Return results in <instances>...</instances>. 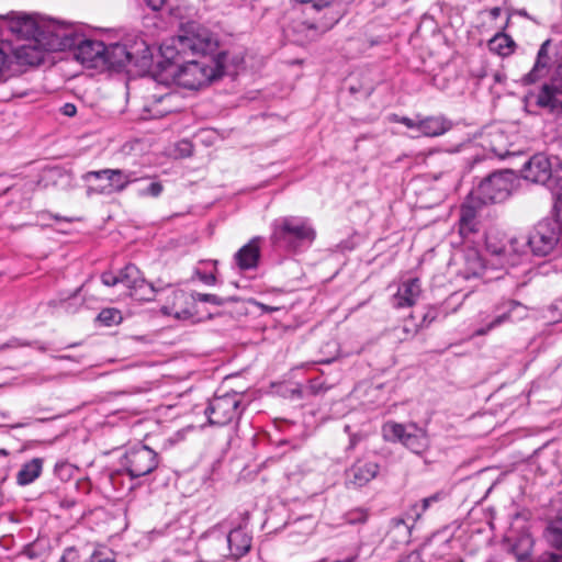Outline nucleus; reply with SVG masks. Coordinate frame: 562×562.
Listing matches in <instances>:
<instances>
[{
	"mask_svg": "<svg viewBox=\"0 0 562 562\" xmlns=\"http://www.w3.org/2000/svg\"><path fill=\"white\" fill-rule=\"evenodd\" d=\"M217 38L210 30L190 24L182 34L162 43L160 53L167 61L178 67L175 72L177 83L194 90L224 75L236 72L240 58L233 57L229 64L226 52L215 57L209 56L217 49Z\"/></svg>",
	"mask_w": 562,
	"mask_h": 562,
	"instance_id": "f257e3e1",
	"label": "nucleus"
},
{
	"mask_svg": "<svg viewBox=\"0 0 562 562\" xmlns=\"http://www.w3.org/2000/svg\"><path fill=\"white\" fill-rule=\"evenodd\" d=\"M9 29L13 33L33 37L34 45H23L16 49V58L26 64H37L42 59L35 47L38 45L49 52L74 50L76 60L88 68L104 67V43L85 37L74 24L53 19L37 23L31 19H23L10 23Z\"/></svg>",
	"mask_w": 562,
	"mask_h": 562,
	"instance_id": "f03ea898",
	"label": "nucleus"
},
{
	"mask_svg": "<svg viewBox=\"0 0 562 562\" xmlns=\"http://www.w3.org/2000/svg\"><path fill=\"white\" fill-rule=\"evenodd\" d=\"M317 238L313 221L299 215H285L271 224L270 243L276 250L285 255L307 251Z\"/></svg>",
	"mask_w": 562,
	"mask_h": 562,
	"instance_id": "7ed1b4c3",
	"label": "nucleus"
},
{
	"mask_svg": "<svg viewBox=\"0 0 562 562\" xmlns=\"http://www.w3.org/2000/svg\"><path fill=\"white\" fill-rule=\"evenodd\" d=\"M512 170L488 175L469 193L461 211H477L481 207L505 201L514 188Z\"/></svg>",
	"mask_w": 562,
	"mask_h": 562,
	"instance_id": "20e7f679",
	"label": "nucleus"
},
{
	"mask_svg": "<svg viewBox=\"0 0 562 562\" xmlns=\"http://www.w3.org/2000/svg\"><path fill=\"white\" fill-rule=\"evenodd\" d=\"M104 67L121 69L127 65L146 67L151 61L149 45L142 38H125L105 46Z\"/></svg>",
	"mask_w": 562,
	"mask_h": 562,
	"instance_id": "39448f33",
	"label": "nucleus"
},
{
	"mask_svg": "<svg viewBox=\"0 0 562 562\" xmlns=\"http://www.w3.org/2000/svg\"><path fill=\"white\" fill-rule=\"evenodd\" d=\"M127 169L104 168L87 171L81 176L87 196L111 195L123 192L132 181Z\"/></svg>",
	"mask_w": 562,
	"mask_h": 562,
	"instance_id": "423d86ee",
	"label": "nucleus"
},
{
	"mask_svg": "<svg viewBox=\"0 0 562 562\" xmlns=\"http://www.w3.org/2000/svg\"><path fill=\"white\" fill-rule=\"evenodd\" d=\"M480 316L481 325L474 330V336H485L506 323L525 319L527 306L516 300H506L493 306L490 313H481Z\"/></svg>",
	"mask_w": 562,
	"mask_h": 562,
	"instance_id": "0eeeda50",
	"label": "nucleus"
},
{
	"mask_svg": "<svg viewBox=\"0 0 562 562\" xmlns=\"http://www.w3.org/2000/svg\"><path fill=\"white\" fill-rule=\"evenodd\" d=\"M384 438L391 441H400L413 453L423 456L430 448V439L425 428L418 427L417 424L408 425L395 422L386 423L383 426Z\"/></svg>",
	"mask_w": 562,
	"mask_h": 562,
	"instance_id": "6e6552de",
	"label": "nucleus"
},
{
	"mask_svg": "<svg viewBox=\"0 0 562 562\" xmlns=\"http://www.w3.org/2000/svg\"><path fill=\"white\" fill-rule=\"evenodd\" d=\"M245 408L243 395L238 392H229L215 395L210 400L204 413L211 425L225 426L239 418Z\"/></svg>",
	"mask_w": 562,
	"mask_h": 562,
	"instance_id": "1a4fd4ad",
	"label": "nucleus"
},
{
	"mask_svg": "<svg viewBox=\"0 0 562 562\" xmlns=\"http://www.w3.org/2000/svg\"><path fill=\"white\" fill-rule=\"evenodd\" d=\"M526 245V241H520L514 236L508 237L497 229H490L485 233L486 250L491 255L506 258L510 266H516L522 261Z\"/></svg>",
	"mask_w": 562,
	"mask_h": 562,
	"instance_id": "9d476101",
	"label": "nucleus"
},
{
	"mask_svg": "<svg viewBox=\"0 0 562 562\" xmlns=\"http://www.w3.org/2000/svg\"><path fill=\"white\" fill-rule=\"evenodd\" d=\"M158 464V453L147 446L132 447L122 458V465L131 479L150 474Z\"/></svg>",
	"mask_w": 562,
	"mask_h": 562,
	"instance_id": "9b49d317",
	"label": "nucleus"
},
{
	"mask_svg": "<svg viewBox=\"0 0 562 562\" xmlns=\"http://www.w3.org/2000/svg\"><path fill=\"white\" fill-rule=\"evenodd\" d=\"M559 241H561L559 223L555 217H551L536 226L533 236L529 238V248L537 256H547Z\"/></svg>",
	"mask_w": 562,
	"mask_h": 562,
	"instance_id": "f8f14e48",
	"label": "nucleus"
},
{
	"mask_svg": "<svg viewBox=\"0 0 562 562\" xmlns=\"http://www.w3.org/2000/svg\"><path fill=\"white\" fill-rule=\"evenodd\" d=\"M171 295L172 304L161 307V312L165 315L173 316L181 321H201L198 304L192 293H187L183 290H172Z\"/></svg>",
	"mask_w": 562,
	"mask_h": 562,
	"instance_id": "ddd939ff",
	"label": "nucleus"
},
{
	"mask_svg": "<svg viewBox=\"0 0 562 562\" xmlns=\"http://www.w3.org/2000/svg\"><path fill=\"white\" fill-rule=\"evenodd\" d=\"M527 525L526 518L517 514L505 537L510 553L517 562H527Z\"/></svg>",
	"mask_w": 562,
	"mask_h": 562,
	"instance_id": "4468645a",
	"label": "nucleus"
},
{
	"mask_svg": "<svg viewBox=\"0 0 562 562\" xmlns=\"http://www.w3.org/2000/svg\"><path fill=\"white\" fill-rule=\"evenodd\" d=\"M380 465L370 460L359 459L345 472L348 487H362L372 481L379 473Z\"/></svg>",
	"mask_w": 562,
	"mask_h": 562,
	"instance_id": "2eb2a0df",
	"label": "nucleus"
},
{
	"mask_svg": "<svg viewBox=\"0 0 562 562\" xmlns=\"http://www.w3.org/2000/svg\"><path fill=\"white\" fill-rule=\"evenodd\" d=\"M225 542L227 552H223L221 555L237 560L250 551L252 537L245 530V528L239 526L228 532L225 538Z\"/></svg>",
	"mask_w": 562,
	"mask_h": 562,
	"instance_id": "dca6fc26",
	"label": "nucleus"
},
{
	"mask_svg": "<svg viewBox=\"0 0 562 562\" xmlns=\"http://www.w3.org/2000/svg\"><path fill=\"white\" fill-rule=\"evenodd\" d=\"M263 237L255 236L236 251L234 260L240 270H254L258 267L261 256L260 246Z\"/></svg>",
	"mask_w": 562,
	"mask_h": 562,
	"instance_id": "f3484780",
	"label": "nucleus"
},
{
	"mask_svg": "<svg viewBox=\"0 0 562 562\" xmlns=\"http://www.w3.org/2000/svg\"><path fill=\"white\" fill-rule=\"evenodd\" d=\"M482 146L499 158L514 155L509 150L508 136L498 127H491L483 133Z\"/></svg>",
	"mask_w": 562,
	"mask_h": 562,
	"instance_id": "a211bd4d",
	"label": "nucleus"
},
{
	"mask_svg": "<svg viewBox=\"0 0 562 562\" xmlns=\"http://www.w3.org/2000/svg\"><path fill=\"white\" fill-rule=\"evenodd\" d=\"M537 105L547 109L555 116L562 115V87L555 83L543 85L538 97Z\"/></svg>",
	"mask_w": 562,
	"mask_h": 562,
	"instance_id": "6ab92c4d",
	"label": "nucleus"
},
{
	"mask_svg": "<svg viewBox=\"0 0 562 562\" xmlns=\"http://www.w3.org/2000/svg\"><path fill=\"white\" fill-rule=\"evenodd\" d=\"M420 281L418 278H411L398 286L397 292L392 299L395 308H404L413 306L420 295Z\"/></svg>",
	"mask_w": 562,
	"mask_h": 562,
	"instance_id": "aec40b11",
	"label": "nucleus"
},
{
	"mask_svg": "<svg viewBox=\"0 0 562 562\" xmlns=\"http://www.w3.org/2000/svg\"><path fill=\"white\" fill-rule=\"evenodd\" d=\"M132 175L131 184L135 186V194L139 198H158L162 191V182L157 177L137 176V172L130 170Z\"/></svg>",
	"mask_w": 562,
	"mask_h": 562,
	"instance_id": "412c9836",
	"label": "nucleus"
},
{
	"mask_svg": "<svg viewBox=\"0 0 562 562\" xmlns=\"http://www.w3.org/2000/svg\"><path fill=\"white\" fill-rule=\"evenodd\" d=\"M551 176V162L546 155L537 154L529 159V182L547 184Z\"/></svg>",
	"mask_w": 562,
	"mask_h": 562,
	"instance_id": "4be33fe9",
	"label": "nucleus"
},
{
	"mask_svg": "<svg viewBox=\"0 0 562 562\" xmlns=\"http://www.w3.org/2000/svg\"><path fill=\"white\" fill-rule=\"evenodd\" d=\"M453 124L443 115L426 116L418 120V132L426 137H437L446 134Z\"/></svg>",
	"mask_w": 562,
	"mask_h": 562,
	"instance_id": "5701e85b",
	"label": "nucleus"
},
{
	"mask_svg": "<svg viewBox=\"0 0 562 562\" xmlns=\"http://www.w3.org/2000/svg\"><path fill=\"white\" fill-rule=\"evenodd\" d=\"M300 3L312 4L311 9L321 12L322 10H327L324 15L325 21L321 22L319 27L323 31H327L331 29L339 20V12H333V3L328 0H296Z\"/></svg>",
	"mask_w": 562,
	"mask_h": 562,
	"instance_id": "b1692460",
	"label": "nucleus"
},
{
	"mask_svg": "<svg viewBox=\"0 0 562 562\" xmlns=\"http://www.w3.org/2000/svg\"><path fill=\"white\" fill-rule=\"evenodd\" d=\"M43 459L33 458L31 461L24 463L16 474V483L21 486L33 483L42 473Z\"/></svg>",
	"mask_w": 562,
	"mask_h": 562,
	"instance_id": "393cba45",
	"label": "nucleus"
},
{
	"mask_svg": "<svg viewBox=\"0 0 562 562\" xmlns=\"http://www.w3.org/2000/svg\"><path fill=\"white\" fill-rule=\"evenodd\" d=\"M119 274L120 283L123 284L128 292H132L144 280L140 270L134 263L126 265L119 271Z\"/></svg>",
	"mask_w": 562,
	"mask_h": 562,
	"instance_id": "a878e982",
	"label": "nucleus"
},
{
	"mask_svg": "<svg viewBox=\"0 0 562 562\" xmlns=\"http://www.w3.org/2000/svg\"><path fill=\"white\" fill-rule=\"evenodd\" d=\"M549 45L550 40H547L541 44L533 68L529 71V81H533L539 78L542 75V71L547 69L550 61V57L548 55Z\"/></svg>",
	"mask_w": 562,
	"mask_h": 562,
	"instance_id": "bb28decb",
	"label": "nucleus"
},
{
	"mask_svg": "<svg viewBox=\"0 0 562 562\" xmlns=\"http://www.w3.org/2000/svg\"><path fill=\"white\" fill-rule=\"evenodd\" d=\"M481 222L477 218V213H461L459 220V233L462 237L467 238L472 234L480 231Z\"/></svg>",
	"mask_w": 562,
	"mask_h": 562,
	"instance_id": "cd10ccee",
	"label": "nucleus"
},
{
	"mask_svg": "<svg viewBox=\"0 0 562 562\" xmlns=\"http://www.w3.org/2000/svg\"><path fill=\"white\" fill-rule=\"evenodd\" d=\"M157 292L158 290L154 284L144 279L132 292H128V295L136 301L150 302L155 299Z\"/></svg>",
	"mask_w": 562,
	"mask_h": 562,
	"instance_id": "c85d7f7f",
	"label": "nucleus"
},
{
	"mask_svg": "<svg viewBox=\"0 0 562 562\" xmlns=\"http://www.w3.org/2000/svg\"><path fill=\"white\" fill-rule=\"evenodd\" d=\"M513 41L505 34L494 36L490 43V49L496 52L502 56H507L512 53Z\"/></svg>",
	"mask_w": 562,
	"mask_h": 562,
	"instance_id": "c756f323",
	"label": "nucleus"
},
{
	"mask_svg": "<svg viewBox=\"0 0 562 562\" xmlns=\"http://www.w3.org/2000/svg\"><path fill=\"white\" fill-rule=\"evenodd\" d=\"M543 536L550 547L562 551V528L555 522H550L544 529Z\"/></svg>",
	"mask_w": 562,
	"mask_h": 562,
	"instance_id": "7c9ffc66",
	"label": "nucleus"
},
{
	"mask_svg": "<svg viewBox=\"0 0 562 562\" xmlns=\"http://www.w3.org/2000/svg\"><path fill=\"white\" fill-rule=\"evenodd\" d=\"M76 471L77 468L66 460L57 461L54 467V475L63 482L69 481Z\"/></svg>",
	"mask_w": 562,
	"mask_h": 562,
	"instance_id": "2f4dec72",
	"label": "nucleus"
},
{
	"mask_svg": "<svg viewBox=\"0 0 562 562\" xmlns=\"http://www.w3.org/2000/svg\"><path fill=\"white\" fill-rule=\"evenodd\" d=\"M115 553L104 546L92 548L90 546V562H113Z\"/></svg>",
	"mask_w": 562,
	"mask_h": 562,
	"instance_id": "473e14b6",
	"label": "nucleus"
},
{
	"mask_svg": "<svg viewBox=\"0 0 562 562\" xmlns=\"http://www.w3.org/2000/svg\"><path fill=\"white\" fill-rule=\"evenodd\" d=\"M420 329V325L415 322V316L412 314L407 319L404 321V324L400 329L402 334L398 335V338L401 340H408L415 337Z\"/></svg>",
	"mask_w": 562,
	"mask_h": 562,
	"instance_id": "72a5a7b5",
	"label": "nucleus"
},
{
	"mask_svg": "<svg viewBox=\"0 0 562 562\" xmlns=\"http://www.w3.org/2000/svg\"><path fill=\"white\" fill-rule=\"evenodd\" d=\"M193 297L195 300V302H203V303H211L213 305H216V306H222L224 305L225 303L227 302H235L236 299L235 297H227V299H224V297H221L216 294H209V293H199V292H193Z\"/></svg>",
	"mask_w": 562,
	"mask_h": 562,
	"instance_id": "f704fd0d",
	"label": "nucleus"
},
{
	"mask_svg": "<svg viewBox=\"0 0 562 562\" xmlns=\"http://www.w3.org/2000/svg\"><path fill=\"white\" fill-rule=\"evenodd\" d=\"M98 321L105 326H112L121 323L122 315L116 308H103L98 315Z\"/></svg>",
	"mask_w": 562,
	"mask_h": 562,
	"instance_id": "c9c22d12",
	"label": "nucleus"
},
{
	"mask_svg": "<svg viewBox=\"0 0 562 562\" xmlns=\"http://www.w3.org/2000/svg\"><path fill=\"white\" fill-rule=\"evenodd\" d=\"M368 519V512L363 508H355L345 514V520L349 525L364 524Z\"/></svg>",
	"mask_w": 562,
	"mask_h": 562,
	"instance_id": "e433bc0d",
	"label": "nucleus"
},
{
	"mask_svg": "<svg viewBox=\"0 0 562 562\" xmlns=\"http://www.w3.org/2000/svg\"><path fill=\"white\" fill-rule=\"evenodd\" d=\"M553 200V209L552 211H561L562 210V179L557 181H551L549 187Z\"/></svg>",
	"mask_w": 562,
	"mask_h": 562,
	"instance_id": "4c0bfd02",
	"label": "nucleus"
},
{
	"mask_svg": "<svg viewBox=\"0 0 562 562\" xmlns=\"http://www.w3.org/2000/svg\"><path fill=\"white\" fill-rule=\"evenodd\" d=\"M390 528L392 531H397L404 538H408L411 535V527L406 524L405 519L401 517H394L390 520Z\"/></svg>",
	"mask_w": 562,
	"mask_h": 562,
	"instance_id": "58836bf2",
	"label": "nucleus"
},
{
	"mask_svg": "<svg viewBox=\"0 0 562 562\" xmlns=\"http://www.w3.org/2000/svg\"><path fill=\"white\" fill-rule=\"evenodd\" d=\"M50 216H49V220H50V223L48 224H45V226H49V227H53L54 229L56 231H59V232H65L60 225L65 222V223H70V222H74V221H80V217H67V216H61L59 213H49Z\"/></svg>",
	"mask_w": 562,
	"mask_h": 562,
	"instance_id": "ea45409f",
	"label": "nucleus"
},
{
	"mask_svg": "<svg viewBox=\"0 0 562 562\" xmlns=\"http://www.w3.org/2000/svg\"><path fill=\"white\" fill-rule=\"evenodd\" d=\"M442 498V493H435L428 497L422 499L420 510L416 513V517L419 518L434 503L439 502Z\"/></svg>",
	"mask_w": 562,
	"mask_h": 562,
	"instance_id": "a19ab883",
	"label": "nucleus"
},
{
	"mask_svg": "<svg viewBox=\"0 0 562 562\" xmlns=\"http://www.w3.org/2000/svg\"><path fill=\"white\" fill-rule=\"evenodd\" d=\"M10 56L0 48V81L8 77Z\"/></svg>",
	"mask_w": 562,
	"mask_h": 562,
	"instance_id": "79ce46f5",
	"label": "nucleus"
},
{
	"mask_svg": "<svg viewBox=\"0 0 562 562\" xmlns=\"http://www.w3.org/2000/svg\"><path fill=\"white\" fill-rule=\"evenodd\" d=\"M422 321L418 323L420 325V328L428 327L437 317V311L434 308H429L427 312L423 313L420 315Z\"/></svg>",
	"mask_w": 562,
	"mask_h": 562,
	"instance_id": "37998d69",
	"label": "nucleus"
},
{
	"mask_svg": "<svg viewBox=\"0 0 562 562\" xmlns=\"http://www.w3.org/2000/svg\"><path fill=\"white\" fill-rule=\"evenodd\" d=\"M533 562H562V555L553 552H543Z\"/></svg>",
	"mask_w": 562,
	"mask_h": 562,
	"instance_id": "c03bdc74",
	"label": "nucleus"
},
{
	"mask_svg": "<svg viewBox=\"0 0 562 562\" xmlns=\"http://www.w3.org/2000/svg\"><path fill=\"white\" fill-rule=\"evenodd\" d=\"M102 283L106 286H114L120 284V274H114L113 272H103L101 276Z\"/></svg>",
	"mask_w": 562,
	"mask_h": 562,
	"instance_id": "a18cd8bd",
	"label": "nucleus"
},
{
	"mask_svg": "<svg viewBox=\"0 0 562 562\" xmlns=\"http://www.w3.org/2000/svg\"><path fill=\"white\" fill-rule=\"evenodd\" d=\"M398 123L405 125L407 128L417 130L418 131V121L409 119L407 116H403L398 119Z\"/></svg>",
	"mask_w": 562,
	"mask_h": 562,
	"instance_id": "49530a36",
	"label": "nucleus"
},
{
	"mask_svg": "<svg viewBox=\"0 0 562 562\" xmlns=\"http://www.w3.org/2000/svg\"><path fill=\"white\" fill-rule=\"evenodd\" d=\"M61 113L66 116H75L76 113H77V108L75 104L72 103H65L63 106H61Z\"/></svg>",
	"mask_w": 562,
	"mask_h": 562,
	"instance_id": "de8ad7c7",
	"label": "nucleus"
},
{
	"mask_svg": "<svg viewBox=\"0 0 562 562\" xmlns=\"http://www.w3.org/2000/svg\"><path fill=\"white\" fill-rule=\"evenodd\" d=\"M200 280L206 285H214L216 283V277L213 273H201Z\"/></svg>",
	"mask_w": 562,
	"mask_h": 562,
	"instance_id": "09e8293b",
	"label": "nucleus"
},
{
	"mask_svg": "<svg viewBox=\"0 0 562 562\" xmlns=\"http://www.w3.org/2000/svg\"><path fill=\"white\" fill-rule=\"evenodd\" d=\"M484 160H485V159H484V157H483V156H479V155H477V156L473 157V158H472L471 160H469V162H468V166H467L468 170H469V171H472V170L475 168V166H477V165L482 164Z\"/></svg>",
	"mask_w": 562,
	"mask_h": 562,
	"instance_id": "8fccbe9b",
	"label": "nucleus"
},
{
	"mask_svg": "<svg viewBox=\"0 0 562 562\" xmlns=\"http://www.w3.org/2000/svg\"><path fill=\"white\" fill-rule=\"evenodd\" d=\"M144 1L154 11L161 9L166 2V0H144Z\"/></svg>",
	"mask_w": 562,
	"mask_h": 562,
	"instance_id": "3c124183",
	"label": "nucleus"
},
{
	"mask_svg": "<svg viewBox=\"0 0 562 562\" xmlns=\"http://www.w3.org/2000/svg\"><path fill=\"white\" fill-rule=\"evenodd\" d=\"M172 98H173V94H171V93H166V94L160 95L158 98H156V95H153V99H155V101L159 102V103H166L169 100H171Z\"/></svg>",
	"mask_w": 562,
	"mask_h": 562,
	"instance_id": "603ef678",
	"label": "nucleus"
},
{
	"mask_svg": "<svg viewBox=\"0 0 562 562\" xmlns=\"http://www.w3.org/2000/svg\"><path fill=\"white\" fill-rule=\"evenodd\" d=\"M488 14L492 20H496L502 14V9L498 7H494L488 11Z\"/></svg>",
	"mask_w": 562,
	"mask_h": 562,
	"instance_id": "864d4df0",
	"label": "nucleus"
},
{
	"mask_svg": "<svg viewBox=\"0 0 562 562\" xmlns=\"http://www.w3.org/2000/svg\"><path fill=\"white\" fill-rule=\"evenodd\" d=\"M360 440V437L358 435H352L350 437V441H349V449H353L356 447V445L359 442Z\"/></svg>",
	"mask_w": 562,
	"mask_h": 562,
	"instance_id": "5fc2aeb1",
	"label": "nucleus"
},
{
	"mask_svg": "<svg viewBox=\"0 0 562 562\" xmlns=\"http://www.w3.org/2000/svg\"><path fill=\"white\" fill-rule=\"evenodd\" d=\"M555 214V221L559 223V232L561 235V241H562V213H554Z\"/></svg>",
	"mask_w": 562,
	"mask_h": 562,
	"instance_id": "6e6d98bb",
	"label": "nucleus"
},
{
	"mask_svg": "<svg viewBox=\"0 0 562 562\" xmlns=\"http://www.w3.org/2000/svg\"><path fill=\"white\" fill-rule=\"evenodd\" d=\"M170 111H171V110H170V108H167V106H166V108H164L162 110H159V111L157 112V115L161 116V115H164V114H166V113H168V112H170Z\"/></svg>",
	"mask_w": 562,
	"mask_h": 562,
	"instance_id": "4d7b16f0",
	"label": "nucleus"
},
{
	"mask_svg": "<svg viewBox=\"0 0 562 562\" xmlns=\"http://www.w3.org/2000/svg\"><path fill=\"white\" fill-rule=\"evenodd\" d=\"M400 117H401V116H400V115H397V114H392V115L390 116V120H391L392 122H397V123H398V119H400Z\"/></svg>",
	"mask_w": 562,
	"mask_h": 562,
	"instance_id": "13d9d810",
	"label": "nucleus"
},
{
	"mask_svg": "<svg viewBox=\"0 0 562 562\" xmlns=\"http://www.w3.org/2000/svg\"><path fill=\"white\" fill-rule=\"evenodd\" d=\"M521 102H522V104H524V106H522V108H524V110H525V111H527V95H525V97H522V98H521Z\"/></svg>",
	"mask_w": 562,
	"mask_h": 562,
	"instance_id": "bf43d9fd",
	"label": "nucleus"
},
{
	"mask_svg": "<svg viewBox=\"0 0 562 562\" xmlns=\"http://www.w3.org/2000/svg\"><path fill=\"white\" fill-rule=\"evenodd\" d=\"M9 454L8 450L0 449V457H7Z\"/></svg>",
	"mask_w": 562,
	"mask_h": 562,
	"instance_id": "052dcab7",
	"label": "nucleus"
},
{
	"mask_svg": "<svg viewBox=\"0 0 562 562\" xmlns=\"http://www.w3.org/2000/svg\"><path fill=\"white\" fill-rule=\"evenodd\" d=\"M525 169H527V160L522 164L520 172H522Z\"/></svg>",
	"mask_w": 562,
	"mask_h": 562,
	"instance_id": "680f3d73",
	"label": "nucleus"
},
{
	"mask_svg": "<svg viewBox=\"0 0 562 562\" xmlns=\"http://www.w3.org/2000/svg\"><path fill=\"white\" fill-rule=\"evenodd\" d=\"M67 505H68V507H71V505H75V502H71V504H70V502H67Z\"/></svg>",
	"mask_w": 562,
	"mask_h": 562,
	"instance_id": "e2e57ef3",
	"label": "nucleus"
},
{
	"mask_svg": "<svg viewBox=\"0 0 562 562\" xmlns=\"http://www.w3.org/2000/svg\"><path fill=\"white\" fill-rule=\"evenodd\" d=\"M67 505H68V507H71V505H75V502H71V504H70V502H67Z\"/></svg>",
	"mask_w": 562,
	"mask_h": 562,
	"instance_id": "0e129e2a",
	"label": "nucleus"
},
{
	"mask_svg": "<svg viewBox=\"0 0 562 562\" xmlns=\"http://www.w3.org/2000/svg\"><path fill=\"white\" fill-rule=\"evenodd\" d=\"M67 505H68V507H71V505H75V502H71V504H70V502H67Z\"/></svg>",
	"mask_w": 562,
	"mask_h": 562,
	"instance_id": "69168bd1",
	"label": "nucleus"
},
{
	"mask_svg": "<svg viewBox=\"0 0 562 562\" xmlns=\"http://www.w3.org/2000/svg\"><path fill=\"white\" fill-rule=\"evenodd\" d=\"M0 20H1V21H3V20H5V19H4V16L0 15Z\"/></svg>",
	"mask_w": 562,
	"mask_h": 562,
	"instance_id": "338daca9",
	"label": "nucleus"
},
{
	"mask_svg": "<svg viewBox=\"0 0 562 562\" xmlns=\"http://www.w3.org/2000/svg\"><path fill=\"white\" fill-rule=\"evenodd\" d=\"M487 562H494V561H492V560H488Z\"/></svg>",
	"mask_w": 562,
	"mask_h": 562,
	"instance_id": "774afa93",
	"label": "nucleus"
}]
</instances>
